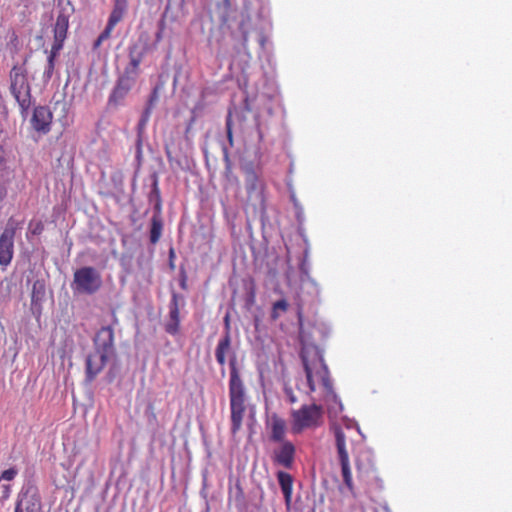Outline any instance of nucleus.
<instances>
[{"instance_id": "nucleus-1", "label": "nucleus", "mask_w": 512, "mask_h": 512, "mask_svg": "<svg viewBox=\"0 0 512 512\" xmlns=\"http://www.w3.org/2000/svg\"><path fill=\"white\" fill-rule=\"evenodd\" d=\"M299 341L301 343L300 358L306 375V393L321 389L329 415L337 416L343 405L333 389L328 367L322 351L313 341L316 330L315 311L312 304H297Z\"/></svg>"}, {"instance_id": "nucleus-2", "label": "nucleus", "mask_w": 512, "mask_h": 512, "mask_svg": "<svg viewBox=\"0 0 512 512\" xmlns=\"http://www.w3.org/2000/svg\"><path fill=\"white\" fill-rule=\"evenodd\" d=\"M114 333L112 328H101L95 338V351L86 359V380L92 382L114 355Z\"/></svg>"}, {"instance_id": "nucleus-3", "label": "nucleus", "mask_w": 512, "mask_h": 512, "mask_svg": "<svg viewBox=\"0 0 512 512\" xmlns=\"http://www.w3.org/2000/svg\"><path fill=\"white\" fill-rule=\"evenodd\" d=\"M230 407H231V431L236 434L241 426L245 412L243 383L235 370L232 369L229 382Z\"/></svg>"}, {"instance_id": "nucleus-4", "label": "nucleus", "mask_w": 512, "mask_h": 512, "mask_svg": "<svg viewBox=\"0 0 512 512\" xmlns=\"http://www.w3.org/2000/svg\"><path fill=\"white\" fill-rule=\"evenodd\" d=\"M323 424V409L316 404L303 405L292 414L291 431L301 433L304 430L316 429Z\"/></svg>"}, {"instance_id": "nucleus-5", "label": "nucleus", "mask_w": 512, "mask_h": 512, "mask_svg": "<svg viewBox=\"0 0 512 512\" xmlns=\"http://www.w3.org/2000/svg\"><path fill=\"white\" fill-rule=\"evenodd\" d=\"M102 285L100 273L93 267H82L75 271L72 288L80 294H93Z\"/></svg>"}, {"instance_id": "nucleus-6", "label": "nucleus", "mask_w": 512, "mask_h": 512, "mask_svg": "<svg viewBox=\"0 0 512 512\" xmlns=\"http://www.w3.org/2000/svg\"><path fill=\"white\" fill-rule=\"evenodd\" d=\"M335 442L343 482L349 492L355 497L356 493L350 467L349 453L347 449V437L342 429H336Z\"/></svg>"}, {"instance_id": "nucleus-7", "label": "nucleus", "mask_w": 512, "mask_h": 512, "mask_svg": "<svg viewBox=\"0 0 512 512\" xmlns=\"http://www.w3.org/2000/svg\"><path fill=\"white\" fill-rule=\"evenodd\" d=\"M10 81V91L23 112L30 106V87L26 76L20 68L13 67Z\"/></svg>"}, {"instance_id": "nucleus-8", "label": "nucleus", "mask_w": 512, "mask_h": 512, "mask_svg": "<svg viewBox=\"0 0 512 512\" xmlns=\"http://www.w3.org/2000/svg\"><path fill=\"white\" fill-rule=\"evenodd\" d=\"M290 201L293 203L294 213H295L296 219L299 224V227H298L299 234L303 238V241L305 244L304 255L300 262V270L303 274L302 282L304 284L310 283L314 288L315 294L318 295V288H317L316 284L309 277V264H308L309 243H308V239H307V237L304 233V229H303V222H304L303 208L301 207L300 203L292 195H290Z\"/></svg>"}, {"instance_id": "nucleus-9", "label": "nucleus", "mask_w": 512, "mask_h": 512, "mask_svg": "<svg viewBox=\"0 0 512 512\" xmlns=\"http://www.w3.org/2000/svg\"><path fill=\"white\" fill-rule=\"evenodd\" d=\"M41 508L38 488L32 484L23 486L18 495L15 512H41Z\"/></svg>"}, {"instance_id": "nucleus-10", "label": "nucleus", "mask_w": 512, "mask_h": 512, "mask_svg": "<svg viewBox=\"0 0 512 512\" xmlns=\"http://www.w3.org/2000/svg\"><path fill=\"white\" fill-rule=\"evenodd\" d=\"M149 50V44L146 40L138 39L129 47L128 58L129 62L126 65L124 72L138 77L140 75V63L146 56Z\"/></svg>"}, {"instance_id": "nucleus-11", "label": "nucleus", "mask_w": 512, "mask_h": 512, "mask_svg": "<svg viewBox=\"0 0 512 512\" xmlns=\"http://www.w3.org/2000/svg\"><path fill=\"white\" fill-rule=\"evenodd\" d=\"M357 478L368 482L376 478V467L373 454L370 450L363 449L355 457Z\"/></svg>"}, {"instance_id": "nucleus-12", "label": "nucleus", "mask_w": 512, "mask_h": 512, "mask_svg": "<svg viewBox=\"0 0 512 512\" xmlns=\"http://www.w3.org/2000/svg\"><path fill=\"white\" fill-rule=\"evenodd\" d=\"M15 231V224L8 222L0 236V265L7 266L13 258Z\"/></svg>"}, {"instance_id": "nucleus-13", "label": "nucleus", "mask_w": 512, "mask_h": 512, "mask_svg": "<svg viewBox=\"0 0 512 512\" xmlns=\"http://www.w3.org/2000/svg\"><path fill=\"white\" fill-rule=\"evenodd\" d=\"M137 78L138 77L136 76H132L126 72H123L119 77L112 94L110 95V103H120L135 85Z\"/></svg>"}, {"instance_id": "nucleus-14", "label": "nucleus", "mask_w": 512, "mask_h": 512, "mask_svg": "<svg viewBox=\"0 0 512 512\" xmlns=\"http://www.w3.org/2000/svg\"><path fill=\"white\" fill-rule=\"evenodd\" d=\"M184 298L176 293H173L170 302L169 320L166 324V331L169 334H176L179 328V309L184 305Z\"/></svg>"}, {"instance_id": "nucleus-15", "label": "nucleus", "mask_w": 512, "mask_h": 512, "mask_svg": "<svg viewBox=\"0 0 512 512\" xmlns=\"http://www.w3.org/2000/svg\"><path fill=\"white\" fill-rule=\"evenodd\" d=\"M52 120V114L48 108L40 106L35 108L31 122L37 131L48 132Z\"/></svg>"}, {"instance_id": "nucleus-16", "label": "nucleus", "mask_w": 512, "mask_h": 512, "mask_svg": "<svg viewBox=\"0 0 512 512\" xmlns=\"http://www.w3.org/2000/svg\"><path fill=\"white\" fill-rule=\"evenodd\" d=\"M268 426L271 429V438L273 441L280 442L285 436V421L273 415L268 420Z\"/></svg>"}, {"instance_id": "nucleus-17", "label": "nucleus", "mask_w": 512, "mask_h": 512, "mask_svg": "<svg viewBox=\"0 0 512 512\" xmlns=\"http://www.w3.org/2000/svg\"><path fill=\"white\" fill-rule=\"evenodd\" d=\"M231 337L227 332L223 338H221L216 347L215 356L217 362L223 366L226 363V355L230 351Z\"/></svg>"}, {"instance_id": "nucleus-18", "label": "nucleus", "mask_w": 512, "mask_h": 512, "mask_svg": "<svg viewBox=\"0 0 512 512\" xmlns=\"http://www.w3.org/2000/svg\"><path fill=\"white\" fill-rule=\"evenodd\" d=\"M128 11V1L127 0H115L114 7L110 14L109 20H111L112 24H118L123 20L124 16Z\"/></svg>"}, {"instance_id": "nucleus-19", "label": "nucleus", "mask_w": 512, "mask_h": 512, "mask_svg": "<svg viewBox=\"0 0 512 512\" xmlns=\"http://www.w3.org/2000/svg\"><path fill=\"white\" fill-rule=\"evenodd\" d=\"M68 17L60 13L57 16L55 27H54V39L59 42H63L66 38L67 30H68Z\"/></svg>"}, {"instance_id": "nucleus-20", "label": "nucleus", "mask_w": 512, "mask_h": 512, "mask_svg": "<svg viewBox=\"0 0 512 512\" xmlns=\"http://www.w3.org/2000/svg\"><path fill=\"white\" fill-rule=\"evenodd\" d=\"M45 296V284L43 281L36 280L32 286L31 301L33 309L39 305Z\"/></svg>"}, {"instance_id": "nucleus-21", "label": "nucleus", "mask_w": 512, "mask_h": 512, "mask_svg": "<svg viewBox=\"0 0 512 512\" xmlns=\"http://www.w3.org/2000/svg\"><path fill=\"white\" fill-rule=\"evenodd\" d=\"M162 221L159 217L153 216L151 219L150 241L155 244L159 241L162 234Z\"/></svg>"}, {"instance_id": "nucleus-22", "label": "nucleus", "mask_w": 512, "mask_h": 512, "mask_svg": "<svg viewBox=\"0 0 512 512\" xmlns=\"http://www.w3.org/2000/svg\"><path fill=\"white\" fill-rule=\"evenodd\" d=\"M274 461L278 465L288 467V444H283L278 450L274 451Z\"/></svg>"}, {"instance_id": "nucleus-23", "label": "nucleus", "mask_w": 512, "mask_h": 512, "mask_svg": "<svg viewBox=\"0 0 512 512\" xmlns=\"http://www.w3.org/2000/svg\"><path fill=\"white\" fill-rule=\"evenodd\" d=\"M288 310V303L286 299H280L273 304L271 318L277 320L282 314Z\"/></svg>"}, {"instance_id": "nucleus-24", "label": "nucleus", "mask_w": 512, "mask_h": 512, "mask_svg": "<svg viewBox=\"0 0 512 512\" xmlns=\"http://www.w3.org/2000/svg\"><path fill=\"white\" fill-rule=\"evenodd\" d=\"M277 476L281 486L285 504L288 506V474H286L283 471H278Z\"/></svg>"}, {"instance_id": "nucleus-25", "label": "nucleus", "mask_w": 512, "mask_h": 512, "mask_svg": "<svg viewBox=\"0 0 512 512\" xmlns=\"http://www.w3.org/2000/svg\"><path fill=\"white\" fill-rule=\"evenodd\" d=\"M242 17L243 19L240 23V30L242 32V46L244 50H247L249 31L246 29V23L250 21V18L245 17L244 15Z\"/></svg>"}, {"instance_id": "nucleus-26", "label": "nucleus", "mask_w": 512, "mask_h": 512, "mask_svg": "<svg viewBox=\"0 0 512 512\" xmlns=\"http://www.w3.org/2000/svg\"><path fill=\"white\" fill-rule=\"evenodd\" d=\"M54 55H49L48 56V64H47V67L44 71V77H46L47 79H50L52 74H53V70H54Z\"/></svg>"}, {"instance_id": "nucleus-27", "label": "nucleus", "mask_w": 512, "mask_h": 512, "mask_svg": "<svg viewBox=\"0 0 512 512\" xmlns=\"http://www.w3.org/2000/svg\"><path fill=\"white\" fill-rule=\"evenodd\" d=\"M117 24H112L111 20H108L107 26L104 31L99 35V41H104L110 37L111 31Z\"/></svg>"}, {"instance_id": "nucleus-28", "label": "nucleus", "mask_w": 512, "mask_h": 512, "mask_svg": "<svg viewBox=\"0 0 512 512\" xmlns=\"http://www.w3.org/2000/svg\"><path fill=\"white\" fill-rule=\"evenodd\" d=\"M247 182L249 190H254L256 188V175L251 170H247Z\"/></svg>"}, {"instance_id": "nucleus-29", "label": "nucleus", "mask_w": 512, "mask_h": 512, "mask_svg": "<svg viewBox=\"0 0 512 512\" xmlns=\"http://www.w3.org/2000/svg\"><path fill=\"white\" fill-rule=\"evenodd\" d=\"M226 128H227V138H228V141H229V145L233 146V135H232V128H231L230 117L227 118Z\"/></svg>"}, {"instance_id": "nucleus-30", "label": "nucleus", "mask_w": 512, "mask_h": 512, "mask_svg": "<svg viewBox=\"0 0 512 512\" xmlns=\"http://www.w3.org/2000/svg\"><path fill=\"white\" fill-rule=\"evenodd\" d=\"M63 42H59L55 39L52 49L49 55H54L56 57L57 53L61 50Z\"/></svg>"}, {"instance_id": "nucleus-31", "label": "nucleus", "mask_w": 512, "mask_h": 512, "mask_svg": "<svg viewBox=\"0 0 512 512\" xmlns=\"http://www.w3.org/2000/svg\"><path fill=\"white\" fill-rule=\"evenodd\" d=\"M222 151H223L224 160H225V162L228 165L229 164L228 148L225 145H223L222 146Z\"/></svg>"}, {"instance_id": "nucleus-32", "label": "nucleus", "mask_w": 512, "mask_h": 512, "mask_svg": "<svg viewBox=\"0 0 512 512\" xmlns=\"http://www.w3.org/2000/svg\"><path fill=\"white\" fill-rule=\"evenodd\" d=\"M257 41H258V43H259V45H260L261 47H263V46H264V39H263L262 35L257 34Z\"/></svg>"}, {"instance_id": "nucleus-33", "label": "nucleus", "mask_w": 512, "mask_h": 512, "mask_svg": "<svg viewBox=\"0 0 512 512\" xmlns=\"http://www.w3.org/2000/svg\"><path fill=\"white\" fill-rule=\"evenodd\" d=\"M289 450H290V461L292 460V455L294 453V446L290 443V447H289Z\"/></svg>"}, {"instance_id": "nucleus-34", "label": "nucleus", "mask_w": 512, "mask_h": 512, "mask_svg": "<svg viewBox=\"0 0 512 512\" xmlns=\"http://www.w3.org/2000/svg\"><path fill=\"white\" fill-rule=\"evenodd\" d=\"M101 42H102V41H99V38H98V39L96 40V42H95V46H96V47H97V46H99V45L101 44Z\"/></svg>"}, {"instance_id": "nucleus-35", "label": "nucleus", "mask_w": 512, "mask_h": 512, "mask_svg": "<svg viewBox=\"0 0 512 512\" xmlns=\"http://www.w3.org/2000/svg\"><path fill=\"white\" fill-rule=\"evenodd\" d=\"M101 42H102V41H99V38H98V39L96 40V42H95V46H96V47H97V46H99V45L101 44Z\"/></svg>"}, {"instance_id": "nucleus-36", "label": "nucleus", "mask_w": 512, "mask_h": 512, "mask_svg": "<svg viewBox=\"0 0 512 512\" xmlns=\"http://www.w3.org/2000/svg\"><path fill=\"white\" fill-rule=\"evenodd\" d=\"M294 401H295L294 397L290 394V402H294Z\"/></svg>"}, {"instance_id": "nucleus-37", "label": "nucleus", "mask_w": 512, "mask_h": 512, "mask_svg": "<svg viewBox=\"0 0 512 512\" xmlns=\"http://www.w3.org/2000/svg\"><path fill=\"white\" fill-rule=\"evenodd\" d=\"M3 488L7 490L8 489V485H3Z\"/></svg>"}, {"instance_id": "nucleus-38", "label": "nucleus", "mask_w": 512, "mask_h": 512, "mask_svg": "<svg viewBox=\"0 0 512 512\" xmlns=\"http://www.w3.org/2000/svg\"><path fill=\"white\" fill-rule=\"evenodd\" d=\"M289 483H290V486H291V485H292V479H291V478H290V480H289Z\"/></svg>"}]
</instances>
